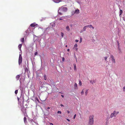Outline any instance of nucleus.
<instances>
[{"instance_id": "nucleus-1", "label": "nucleus", "mask_w": 125, "mask_h": 125, "mask_svg": "<svg viewBox=\"0 0 125 125\" xmlns=\"http://www.w3.org/2000/svg\"><path fill=\"white\" fill-rule=\"evenodd\" d=\"M33 32L32 31H31L30 30V28H28L24 33V37L22 38L21 39V42L22 43L24 42V38H26L30 33L33 34Z\"/></svg>"}, {"instance_id": "nucleus-2", "label": "nucleus", "mask_w": 125, "mask_h": 125, "mask_svg": "<svg viewBox=\"0 0 125 125\" xmlns=\"http://www.w3.org/2000/svg\"><path fill=\"white\" fill-rule=\"evenodd\" d=\"M22 44H19L18 47L19 50H20L21 52H19V58L18 63L20 65L22 63V58L21 56V48L22 46Z\"/></svg>"}, {"instance_id": "nucleus-3", "label": "nucleus", "mask_w": 125, "mask_h": 125, "mask_svg": "<svg viewBox=\"0 0 125 125\" xmlns=\"http://www.w3.org/2000/svg\"><path fill=\"white\" fill-rule=\"evenodd\" d=\"M93 115H90L89 117V120L88 125H93L94 124Z\"/></svg>"}, {"instance_id": "nucleus-4", "label": "nucleus", "mask_w": 125, "mask_h": 125, "mask_svg": "<svg viewBox=\"0 0 125 125\" xmlns=\"http://www.w3.org/2000/svg\"><path fill=\"white\" fill-rule=\"evenodd\" d=\"M19 89H20L21 91V95L20 98H21L22 97V99H24L23 94L25 92V89L21 85L20 86Z\"/></svg>"}, {"instance_id": "nucleus-5", "label": "nucleus", "mask_w": 125, "mask_h": 125, "mask_svg": "<svg viewBox=\"0 0 125 125\" xmlns=\"http://www.w3.org/2000/svg\"><path fill=\"white\" fill-rule=\"evenodd\" d=\"M116 42L117 44V49L118 51H119V53H122V51L120 48V43L118 40L116 41Z\"/></svg>"}, {"instance_id": "nucleus-6", "label": "nucleus", "mask_w": 125, "mask_h": 125, "mask_svg": "<svg viewBox=\"0 0 125 125\" xmlns=\"http://www.w3.org/2000/svg\"><path fill=\"white\" fill-rule=\"evenodd\" d=\"M61 11L64 12H66L67 10V8L65 7H62L61 8H60Z\"/></svg>"}, {"instance_id": "nucleus-7", "label": "nucleus", "mask_w": 125, "mask_h": 125, "mask_svg": "<svg viewBox=\"0 0 125 125\" xmlns=\"http://www.w3.org/2000/svg\"><path fill=\"white\" fill-rule=\"evenodd\" d=\"M36 25L37 26H39L37 24H36L35 22H34L33 23L31 24L30 25V27L29 28H30V27H34ZM30 30L31 31H33L31 30V29H30Z\"/></svg>"}, {"instance_id": "nucleus-8", "label": "nucleus", "mask_w": 125, "mask_h": 125, "mask_svg": "<svg viewBox=\"0 0 125 125\" xmlns=\"http://www.w3.org/2000/svg\"><path fill=\"white\" fill-rule=\"evenodd\" d=\"M116 114V112L115 111H114L113 113H112L110 115V117L111 118H112L115 115V114Z\"/></svg>"}, {"instance_id": "nucleus-9", "label": "nucleus", "mask_w": 125, "mask_h": 125, "mask_svg": "<svg viewBox=\"0 0 125 125\" xmlns=\"http://www.w3.org/2000/svg\"><path fill=\"white\" fill-rule=\"evenodd\" d=\"M111 59L112 61L114 63H115V60L114 58V57L112 55H111Z\"/></svg>"}, {"instance_id": "nucleus-10", "label": "nucleus", "mask_w": 125, "mask_h": 125, "mask_svg": "<svg viewBox=\"0 0 125 125\" xmlns=\"http://www.w3.org/2000/svg\"><path fill=\"white\" fill-rule=\"evenodd\" d=\"M62 0H53L55 3H58L62 1Z\"/></svg>"}, {"instance_id": "nucleus-11", "label": "nucleus", "mask_w": 125, "mask_h": 125, "mask_svg": "<svg viewBox=\"0 0 125 125\" xmlns=\"http://www.w3.org/2000/svg\"><path fill=\"white\" fill-rule=\"evenodd\" d=\"M51 84L54 86H56V84L53 81H50Z\"/></svg>"}, {"instance_id": "nucleus-12", "label": "nucleus", "mask_w": 125, "mask_h": 125, "mask_svg": "<svg viewBox=\"0 0 125 125\" xmlns=\"http://www.w3.org/2000/svg\"><path fill=\"white\" fill-rule=\"evenodd\" d=\"M75 14H79V10H78V9H77L75 11Z\"/></svg>"}, {"instance_id": "nucleus-13", "label": "nucleus", "mask_w": 125, "mask_h": 125, "mask_svg": "<svg viewBox=\"0 0 125 125\" xmlns=\"http://www.w3.org/2000/svg\"><path fill=\"white\" fill-rule=\"evenodd\" d=\"M74 89L75 90H76L78 89L77 85L76 83H75L74 84Z\"/></svg>"}, {"instance_id": "nucleus-14", "label": "nucleus", "mask_w": 125, "mask_h": 125, "mask_svg": "<svg viewBox=\"0 0 125 125\" xmlns=\"http://www.w3.org/2000/svg\"><path fill=\"white\" fill-rule=\"evenodd\" d=\"M31 119L32 120V122L33 121L35 123H36V120L35 118V117H34L33 119Z\"/></svg>"}, {"instance_id": "nucleus-15", "label": "nucleus", "mask_w": 125, "mask_h": 125, "mask_svg": "<svg viewBox=\"0 0 125 125\" xmlns=\"http://www.w3.org/2000/svg\"><path fill=\"white\" fill-rule=\"evenodd\" d=\"M119 9L120 10L119 11V15L120 16L121 15H122V13L123 12V11L122 10L120 9V8L119 7Z\"/></svg>"}, {"instance_id": "nucleus-16", "label": "nucleus", "mask_w": 125, "mask_h": 125, "mask_svg": "<svg viewBox=\"0 0 125 125\" xmlns=\"http://www.w3.org/2000/svg\"><path fill=\"white\" fill-rule=\"evenodd\" d=\"M87 27L88 28H92L93 29H94V27H93L92 25H88L87 26Z\"/></svg>"}, {"instance_id": "nucleus-17", "label": "nucleus", "mask_w": 125, "mask_h": 125, "mask_svg": "<svg viewBox=\"0 0 125 125\" xmlns=\"http://www.w3.org/2000/svg\"><path fill=\"white\" fill-rule=\"evenodd\" d=\"M20 77V75H18L16 76V79L17 80H19Z\"/></svg>"}, {"instance_id": "nucleus-18", "label": "nucleus", "mask_w": 125, "mask_h": 125, "mask_svg": "<svg viewBox=\"0 0 125 125\" xmlns=\"http://www.w3.org/2000/svg\"><path fill=\"white\" fill-rule=\"evenodd\" d=\"M24 123L26 124V123H27V119L26 117H24Z\"/></svg>"}, {"instance_id": "nucleus-19", "label": "nucleus", "mask_w": 125, "mask_h": 125, "mask_svg": "<svg viewBox=\"0 0 125 125\" xmlns=\"http://www.w3.org/2000/svg\"><path fill=\"white\" fill-rule=\"evenodd\" d=\"M44 79L45 80H47V77L45 74H44L43 75Z\"/></svg>"}, {"instance_id": "nucleus-20", "label": "nucleus", "mask_w": 125, "mask_h": 125, "mask_svg": "<svg viewBox=\"0 0 125 125\" xmlns=\"http://www.w3.org/2000/svg\"><path fill=\"white\" fill-rule=\"evenodd\" d=\"M61 11V10L60 9V8H59V9L58 11V13L59 15H61L62 14V13L60 12Z\"/></svg>"}, {"instance_id": "nucleus-21", "label": "nucleus", "mask_w": 125, "mask_h": 125, "mask_svg": "<svg viewBox=\"0 0 125 125\" xmlns=\"http://www.w3.org/2000/svg\"><path fill=\"white\" fill-rule=\"evenodd\" d=\"M95 80H94L93 81H90V82L92 84H93L95 82Z\"/></svg>"}, {"instance_id": "nucleus-22", "label": "nucleus", "mask_w": 125, "mask_h": 125, "mask_svg": "<svg viewBox=\"0 0 125 125\" xmlns=\"http://www.w3.org/2000/svg\"><path fill=\"white\" fill-rule=\"evenodd\" d=\"M50 24L51 25L52 27H54L55 26V24L54 23H51Z\"/></svg>"}, {"instance_id": "nucleus-23", "label": "nucleus", "mask_w": 125, "mask_h": 125, "mask_svg": "<svg viewBox=\"0 0 125 125\" xmlns=\"http://www.w3.org/2000/svg\"><path fill=\"white\" fill-rule=\"evenodd\" d=\"M66 29L68 31H69L70 30V28L69 26H67L66 27Z\"/></svg>"}, {"instance_id": "nucleus-24", "label": "nucleus", "mask_w": 125, "mask_h": 125, "mask_svg": "<svg viewBox=\"0 0 125 125\" xmlns=\"http://www.w3.org/2000/svg\"><path fill=\"white\" fill-rule=\"evenodd\" d=\"M88 90V89H86L85 90V95L86 96L87 95V94Z\"/></svg>"}, {"instance_id": "nucleus-25", "label": "nucleus", "mask_w": 125, "mask_h": 125, "mask_svg": "<svg viewBox=\"0 0 125 125\" xmlns=\"http://www.w3.org/2000/svg\"><path fill=\"white\" fill-rule=\"evenodd\" d=\"M46 18H42V19L40 20V21H42L44 20H45Z\"/></svg>"}, {"instance_id": "nucleus-26", "label": "nucleus", "mask_w": 125, "mask_h": 125, "mask_svg": "<svg viewBox=\"0 0 125 125\" xmlns=\"http://www.w3.org/2000/svg\"><path fill=\"white\" fill-rule=\"evenodd\" d=\"M74 68V70H75L76 69V66L75 64H73Z\"/></svg>"}, {"instance_id": "nucleus-27", "label": "nucleus", "mask_w": 125, "mask_h": 125, "mask_svg": "<svg viewBox=\"0 0 125 125\" xmlns=\"http://www.w3.org/2000/svg\"><path fill=\"white\" fill-rule=\"evenodd\" d=\"M72 13V15H73L74 14H75V11H72L71 12Z\"/></svg>"}, {"instance_id": "nucleus-28", "label": "nucleus", "mask_w": 125, "mask_h": 125, "mask_svg": "<svg viewBox=\"0 0 125 125\" xmlns=\"http://www.w3.org/2000/svg\"><path fill=\"white\" fill-rule=\"evenodd\" d=\"M79 85L80 86H81L82 85V83L81 81V80H80L79 81Z\"/></svg>"}, {"instance_id": "nucleus-29", "label": "nucleus", "mask_w": 125, "mask_h": 125, "mask_svg": "<svg viewBox=\"0 0 125 125\" xmlns=\"http://www.w3.org/2000/svg\"><path fill=\"white\" fill-rule=\"evenodd\" d=\"M48 29H49V27L45 28L44 29L45 30L44 31V33H45V31H47V30Z\"/></svg>"}, {"instance_id": "nucleus-30", "label": "nucleus", "mask_w": 125, "mask_h": 125, "mask_svg": "<svg viewBox=\"0 0 125 125\" xmlns=\"http://www.w3.org/2000/svg\"><path fill=\"white\" fill-rule=\"evenodd\" d=\"M87 27V26H85L83 28V31H85L86 29V27Z\"/></svg>"}, {"instance_id": "nucleus-31", "label": "nucleus", "mask_w": 125, "mask_h": 125, "mask_svg": "<svg viewBox=\"0 0 125 125\" xmlns=\"http://www.w3.org/2000/svg\"><path fill=\"white\" fill-rule=\"evenodd\" d=\"M77 44L76 43L74 45L73 48L74 49V48H77Z\"/></svg>"}, {"instance_id": "nucleus-32", "label": "nucleus", "mask_w": 125, "mask_h": 125, "mask_svg": "<svg viewBox=\"0 0 125 125\" xmlns=\"http://www.w3.org/2000/svg\"><path fill=\"white\" fill-rule=\"evenodd\" d=\"M18 93V90H16L15 91V94H17Z\"/></svg>"}, {"instance_id": "nucleus-33", "label": "nucleus", "mask_w": 125, "mask_h": 125, "mask_svg": "<svg viewBox=\"0 0 125 125\" xmlns=\"http://www.w3.org/2000/svg\"><path fill=\"white\" fill-rule=\"evenodd\" d=\"M61 35L62 37H63L64 36L63 33L62 32H61Z\"/></svg>"}, {"instance_id": "nucleus-34", "label": "nucleus", "mask_w": 125, "mask_h": 125, "mask_svg": "<svg viewBox=\"0 0 125 125\" xmlns=\"http://www.w3.org/2000/svg\"><path fill=\"white\" fill-rule=\"evenodd\" d=\"M50 107H47V108H45V109L47 111H48V110L50 109Z\"/></svg>"}, {"instance_id": "nucleus-35", "label": "nucleus", "mask_w": 125, "mask_h": 125, "mask_svg": "<svg viewBox=\"0 0 125 125\" xmlns=\"http://www.w3.org/2000/svg\"><path fill=\"white\" fill-rule=\"evenodd\" d=\"M57 113L58 114H61V112L60 111H57Z\"/></svg>"}, {"instance_id": "nucleus-36", "label": "nucleus", "mask_w": 125, "mask_h": 125, "mask_svg": "<svg viewBox=\"0 0 125 125\" xmlns=\"http://www.w3.org/2000/svg\"><path fill=\"white\" fill-rule=\"evenodd\" d=\"M83 90L81 92V95H82L83 94H84V92L83 91Z\"/></svg>"}, {"instance_id": "nucleus-37", "label": "nucleus", "mask_w": 125, "mask_h": 125, "mask_svg": "<svg viewBox=\"0 0 125 125\" xmlns=\"http://www.w3.org/2000/svg\"><path fill=\"white\" fill-rule=\"evenodd\" d=\"M65 60V58L64 57H63L62 58V62H64Z\"/></svg>"}, {"instance_id": "nucleus-38", "label": "nucleus", "mask_w": 125, "mask_h": 125, "mask_svg": "<svg viewBox=\"0 0 125 125\" xmlns=\"http://www.w3.org/2000/svg\"><path fill=\"white\" fill-rule=\"evenodd\" d=\"M34 54V55L36 56L38 54V52H35Z\"/></svg>"}, {"instance_id": "nucleus-39", "label": "nucleus", "mask_w": 125, "mask_h": 125, "mask_svg": "<svg viewBox=\"0 0 125 125\" xmlns=\"http://www.w3.org/2000/svg\"><path fill=\"white\" fill-rule=\"evenodd\" d=\"M76 114H75V115H74V116H73V119H74L76 117Z\"/></svg>"}, {"instance_id": "nucleus-40", "label": "nucleus", "mask_w": 125, "mask_h": 125, "mask_svg": "<svg viewBox=\"0 0 125 125\" xmlns=\"http://www.w3.org/2000/svg\"><path fill=\"white\" fill-rule=\"evenodd\" d=\"M74 57L76 59V62H77V58L76 57L75 55H74Z\"/></svg>"}, {"instance_id": "nucleus-41", "label": "nucleus", "mask_w": 125, "mask_h": 125, "mask_svg": "<svg viewBox=\"0 0 125 125\" xmlns=\"http://www.w3.org/2000/svg\"><path fill=\"white\" fill-rule=\"evenodd\" d=\"M75 42H79V40H75Z\"/></svg>"}, {"instance_id": "nucleus-42", "label": "nucleus", "mask_w": 125, "mask_h": 125, "mask_svg": "<svg viewBox=\"0 0 125 125\" xmlns=\"http://www.w3.org/2000/svg\"><path fill=\"white\" fill-rule=\"evenodd\" d=\"M66 111L68 114H69L70 113V111L68 110H67Z\"/></svg>"}, {"instance_id": "nucleus-43", "label": "nucleus", "mask_w": 125, "mask_h": 125, "mask_svg": "<svg viewBox=\"0 0 125 125\" xmlns=\"http://www.w3.org/2000/svg\"><path fill=\"white\" fill-rule=\"evenodd\" d=\"M31 119V118H29V119L28 120L29 121H30L31 122H32V120Z\"/></svg>"}, {"instance_id": "nucleus-44", "label": "nucleus", "mask_w": 125, "mask_h": 125, "mask_svg": "<svg viewBox=\"0 0 125 125\" xmlns=\"http://www.w3.org/2000/svg\"><path fill=\"white\" fill-rule=\"evenodd\" d=\"M44 115H48V114H45V113H44Z\"/></svg>"}, {"instance_id": "nucleus-45", "label": "nucleus", "mask_w": 125, "mask_h": 125, "mask_svg": "<svg viewBox=\"0 0 125 125\" xmlns=\"http://www.w3.org/2000/svg\"><path fill=\"white\" fill-rule=\"evenodd\" d=\"M60 106L61 107L64 106V105L62 104H61Z\"/></svg>"}, {"instance_id": "nucleus-46", "label": "nucleus", "mask_w": 125, "mask_h": 125, "mask_svg": "<svg viewBox=\"0 0 125 125\" xmlns=\"http://www.w3.org/2000/svg\"><path fill=\"white\" fill-rule=\"evenodd\" d=\"M36 100L38 102L39 101V100L37 98H36Z\"/></svg>"}, {"instance_id": "nucleus-47", "label": "nucleus", "mask_w": 125, "mask_h": 125, "mask_svg": "<svg viewBox=\"0 0 125 125\" xmlns=\"http://www.w3.org/2000/svg\"><path fill=\"white\" fill-rule=\"evenodd\" d=\"M61 96L62 97V98H63L64 97V95H61Z\"/></svg>"}, {"instance_id": "nucleus-48", "label": "nucleus", "mask_w": 125, "mask_h": 125, "mask_svg": "<svg viewBox=\"0 0 125 125\" xmlns=\"http://www.w3.org/2000/svg\"><path fill=\"white\" fill-rule=\"evenodd\" d=\"M59 19L60 20H62V19L61 18H60Z\"/></svg>"}, {"instance_id": "nucleus-49", "label": "nucleus", "mask_w": 125, "mask_h": 125, "mask_svg": "<svg viewBox=\"0 0 125 125\" xmlns=\"http://www.w3.org/2000/svg\"><path fill=\"white\" fill-rule=\"evenodd\" d=\"M107 58V57H104V59L105 60H106Z\"/></svg>"}, {"instance_id": "nucleus-50", "label": "nucleus", "mask_w": 125, "mask_h": 125, "mask_svg": "<svg viewBox=\"0 0 125 125\" xmlns=\"http://www.w3.org/2000/svg\"><path fill=\"white\" fill-rule=\"evenodd\" d=\"M50 125H53V124L52 123H50Z\"/></svg>"}, {"instance_id": "nucleus-51", "label": "nucleus", "mask_w": 125, "mask_h": 125, "mask_svg": "<svg viewBox=\"0 0 125 125\" xmlns=\"http://www.w3.org/2000/svg\"><path fill=\"white\" fill-rule=\"evenodd\" d=\"M67 51L68 52H69L70 51V49H68L67 50Z\"/></svg>"}, {"instance_id": "nucleus-52", "label": "nucleus", "mask_w": 125, "mask_h": 125, "mask_svg": "<svg viewBox=\"0 0 125 125\" xmlns=\"http://www.w3.org/2000/svg\"><path fill=\"white\" fill-rule=\"evenodd\" d=\"M82 42V40H80V43L81 42Z\"/></svg>"}, {"instance_id": "nucleus-53", "label": "nucleus", "mask_w": 125, "mask_h": 125, "mask_svg": "<svg viewBox=\"0 0 125 125\" xmlns=\"http://www.w3.org/2000/svg\"><path fill=\"white\" fill-rule=\"evenodd\" d=\"M20 84H21V80H20Z\"/></svg>"}, {"instance_id": "nucleus-54", "label": "nucleus", "mask_w": 125, "mask_h": 125, "mask_svg": "<svg viewBox=\"0 0 125 125\" xmlns=\"http://www.w3.org/2000/svg\"><path fill=\"white\" fill-rule=\"evenodd\" d=\"M67 120L69 122L70 121V120L69 119H67Z\"/></svg>"}, {"instance_id": "nucleus-55", "label": "nucleus", "mask_w": 125, "mask_h": 125, "mask_svg": "<svg viewBox=\"0 0 125 125\" xmlns=\"http://www.w3.org/2000/svg\"><path fill=\"white\" fill-rule=\"evenodd\" d=\"M19 98L18 97H17V99H18V101H19Z\"/></svg>"}, {"instance_id": "nucleus-56", "label": "nucleus", "mask_w": 125, "mask_h": 125, "mask_svg": "<svg viewBox=\"0 0 125 125\" xmlns=\"http://www.w3.org/2000/svg\"><path fill=\"white\" fill-rule=\"evenodd\" d=\"M75 49L76 50V51H77V50H78V48H75Z\"/></svg>"}, {"instance_id": "nucleus-57", "label": "nucleus", "mask_w": 125, "mask_h": 125, "mask_svg": "<svg viewBox=\"0 0 125 125\" xmlns=\"http://www.w3.org/2000/svg\"><path fill=\"white\" fill-rule=\"evenodd\" d=\"M118 6L119 7H119H120H120H121V6H120V5H118Z\"/></svg>"}, {"instance_id": "nucleus-58", "label": "nucleus", "mask_w": 125, "mask_h": 125, "mask_svg": "<svg viewBox=\"0 0 125 125\" xmlns=\"http://www.w3.org/2000/svg\"><path fill=\"white\" fill-rule=\"evenodd\" d=\"M116 113H116V115L117 114H118V113H119L118 112H116Z\"/></svg>"}, {"instance_id": "nucleus-59", "label": "nucleus", "mask_w": 125, "mask_h": 125, "mask_svg": "<svg viewBox=\"0 0 125 125\" xmlns=\"http://www.w3.org/2000/svg\"><path fill=\"white\" fill-rule=\"evenodd\" d=\"M80 40H82V38L81 37L80 38Z\"/></svg>"}, {"instance_id": "nucleus-60", "label": "nucleus", "mask_w": 125, "mask_h": 125, "mask_svg": "<svg viewBox=\"0 0 125 125\" xmlns=\"http://www.w3.org/2000/svg\"><path fill=\"white\" fill-rule=\"evenodd\" d=\"M123 20L124 21H125V19H123Z\"/></svg>"}, {"instance_id": "nucleus-61", "label": "nucleus", "mask_w": 125, "mask_h": 125, "mask_svg": "<svg viewBox=\"0 0 125 125\" xmlns=\"http://www.w3.org/2000/svg\"><path fill=\"white\" fill-rule=\"evenodd\" d=\"M83 31V30H81L80 32L81 33Z\"/></svg>"}, {"instance_id": "nucleus-62", "label": "nucleus", "mask_w": 125, "mask_h": 125, "mask_svg": "<svg viewBox=\"0 0 125 125\" xmlns=\"http://www.w3.org/2000/svg\"><path fill=\"white\" fill-rule=\"evenodd\" d=\"M33 36H34H34H35V37L36 36L34 35H33Z\"/></svg>"}, {"instance_id": "nucleus-63", "label": "nucleus", "mask_w": 125, "mask_h": 125, "mask_svg": "<svg viewBox=\"0 0 125 125\" xmlns=\"http://www.w3.org/2000/svg\"><path fill=\"white\" fill-rule=\"evenodd\" d=\"M28 70V69L27 68H26V69H25V70Z\"/></svg>"}, {"instance_id": "nucleus-64", "label": "nucleus", "mask_w": 125, "mask_h": 125, "mask_svg": "<svg viewBox=\"0 0 125 125\" xmlns=\"http://www.w3.org/2000/svg\"><path fill=\"white\" fill-rule=\"evenodd\" d=\"M124 59H125V55L124 56Z\"/></svg>"}]
</instances>
